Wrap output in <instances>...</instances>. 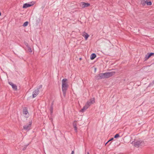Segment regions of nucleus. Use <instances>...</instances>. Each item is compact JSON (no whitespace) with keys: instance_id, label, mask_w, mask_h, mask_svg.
Returning <instances> with one entry per match:
<instances>
[{"instance_id":"29","label":"nucleus","mask_w":154,"mask_h":154,"mask_svg":"<svg viewBox=\"0 0 154 154\" xmlns=\"http://www.w3.org/2000/svg\"><path fill=\"white\" fill-rule=\"evenodd\" d=\"M153 82V84H154V80L153 81V82Z\"/></svg>"},{"instance_id":"1","label":"nucleus","mask_w":154,"mask_h":154,"mask_svg":"<svg viewBox=\"0 0 154 154\" xmlns=\"http://www.w3.org/2000/svg\"><path fill=\"white\" fill-rule=\"evenodd\" d=\"M115 72L114 71L100 73L96 76V79L97 80L109 78L114 75Z\"/></svg>"},{"instance_id":"17","label":"nucleus","mask_w":154,"mask_h":154,"mask_svg":"<svg viewBox=\"0 0 154 154\" xmlns=\"http://www.w3.org/2000/svg\"><path fill=\"white\" fill-rule=\"evenodd\" d=\"M28 24V21H26L23 24V26H27Z\"/></svg>"},{"instance_id":"6","label":"nucleus","mask_w":154,"mask_h":154,"mask_svg":"<svg viewBox=\"0 0 154 154\" xmlns=\"http://www.w3.org/2000/svg\"><path fill=\"white\" fill-rule=\"evenodd\" d=\"M39 90L38 89L35 90L32 93V97L34 98L38 94Z\"/></svg>"},{"instance_id":"26","label":"nucleus","mask_w":154,"mask_h":154,"mask_svg":"<svg viewBox=\"0 0 154 154\" xmlns=\"http://www.w3.org/2000/svg\"><path fill=\"white\" fill-rule=\"evenodd\" d=\"M74 153V151H72V152L71 154H73Z\"/></svg>"},{"instance_id":"16","label":"nucleus","mask_w":154,"mask_h":154,"mask_svg":"<svg viewBox=\"0 0 154 154\" xmlns=\"http://www.w3.org/2000/svg\"><path fill=\"white\" fill-rule=\"evenodd\" d=\"M145 3H146L147 5L150 6L152 5V2L150 1H145Z\"/></svg>"},{"instance_id":"13","label":"nucleus","mask_w":154,"mask_h":154,"mask_svg":"<svg viewBox=\"0 0 154 154\" xmlns=\"http://www.w3.org/2000/svg\"><path fill=\"white\" fill-rule=\"evenodd\" d=\"M53 103H52L51 106L50 108V113L51 115L52 114L53 112Z\"/></svg>"},{"instance_id":"2","label":"nucleus","mask_w":154,"mask_h":154,"mask_svg":"<svg viewBox=\"0 0 154 154\" xmlns=\"http://www.w3.org/2000/svg\"><path fill=\"white\" fill-rule=\"evenodd\" d=\"M67 79H63L62 80V91L63 95L64 97H65L66 96V91L68 87V85L67 82Z\"/></svg>"},{"instance_id":"14","label":"nucleus","mask_w":154,"mask_h":154,"mask_svg":"<svg viewBox=\"0 0 154 154\" xmlns=\"http://www.w3.org/2000/svg\"><path fill=\"white\" fill-rule=\"evenodd\" d=\"M96 57V54L94 53H93L91 55L90 58L91 60H93Z\"/></svg>"},{"instance_id":"20","label":"nucleus","mask_w":154,"mask_h":154,"mask_svg":"<svg viewBox=\"0 0 154 154\" xmlns=\"http://www.w3.org/2000/svg\"><path fill=\"white\" fill-rule=\"evenodd\" d=\"M73 127L76 126L77 125L75 121H74L73 123Z\"/></svg>"},{"instance_id":"7","label":"nucleus","mask_w":154,"mask_h":154,"mask_svg":"<svg viewBox=\"0 0 154 154\" xmlns=\"http://www.w3.org/2000/svg\"><path fill=\"white\" fill-rule=\"evenodd\" d=\"M152 56H154V53H148L145 57V60H147Z\"/></svg>"},{"instance_id":"28","label":"nucleus","mask_w":154,"mask_h":154,"mask_svg":"<svg viewBox=\"0 0 154 154\" xmlns=\"http://www.w3.org/2000/svg\"><path fill=\"white\" fill-rule=\"evenodd\" d=\"M87 154H89V152H87Z\"/></svg>"},{"instance_id":"27","label":"nucleus","mask_w":154,"mask_h":154,"mask_svg":"<svg viewBox=\"0 0 154 154\" xmlns=\"http://www.w3.org/2000/svg\"><path fill=\"white\" fill-rule=\"evenodd\" d=\"M108 142H107L106 143V144H105V145H106V144H107Z\"/></svg>"},{"instance_id":"10","label":"nucleus","mask_w":154,"mask_h":154,"mask_svg":"<svg viewBox=\"0 0 154 154\" xmlns=\"http://www.w3.org/2000/svg\"><path fill=\"white\" fill-rule=\"evenodd\" d=\"M81 5H82L83 8H85L88 7L90 5V4L88 3H87L84 2H82L81 3Z\"/></svg>"},{"instance_id":"9","label":"nucleus","mask_w":154,"mask_h":154,"mask_svg":"<svg viewBox=\"0 0 154 154\" xmlns=\"http://www.w3.org/2000/svg\"><path fill=\"white\" fill-rule=\"evenodd\" d=\"M33 5V4H31L29 3H25V4H23V8H26L28 7H29L32 6Z\"/></svg>"},{"instance_id":"21","label":"nucleus","mask_w":154,"mask_h":154,"mask_svg":"<svg viewBox=\"0 0 154 154\" xmlns=\"http://www.w3.org/2000/svg\"><path fill=\"white\" fill-rule=\"evenodd\" d=\"M24 44L26 46V47H27L28 46H29L28 45V43H27L26 42H24Z\"/></svg>"},{"instance_id":"5","label":"nucleus","mask_w":154,"mask_h":154,"mask_svg":"<svg viewBox=\"0 0 154 154\" xmlns=\"http://www.w3.org/2000/svg\"><path fill=\"white\" fill-rule=\"evenodd\" d=\"M31 124L32 122H29V124H27L23 126V129L27 131H29L31 129Z\"/></svg>"},{"instance_id":"11","label":"nucleus","mask_w":154,"mask_h":154,"mask_svg":"<svg viewBox=\"0 0 154 154\" xmlns=\"http://www.w3.org/2000/svg\"><path fill=\"white\" fill-rule=\"evenodd\" d=\"M82 35L84 37L86 40L88 39V38L89 36V35L87 33L85 32H84L82 34Z\"/></svg>"},{"instance_id":"18","label":"nucleus","mask_w":154,"mask_h":154,"mask_svg":"<svg viewBox=\"0 0 154 154\" xmlns=\"http://www.w3.org/2000/svg\"><path fill=\"white\" fill-rule=\"evenodd\" d=\"M140 2L142 5H144V0H140Z\"/></svg>"},{"instance_id":"19","label":"nucleus","mask_w":154,"mask_h":154,"mask_svg":"<svg viewBox=\"0 0 154 154\" xmlns=\"http://www.w3.org/2000/svg\"><path fill=\"white\" fill-rule=\"evenodd\" d=\"M119 137V134H116L114 136V138H117Z\"/></svg>"},{"instance_id":"22","label":"nucleus","mask_w":154,"mask_h":154,"mask_svg":"<svg viewBox=\"0 0 154 154\" xmlns=\"http://www.w3.org/2000/svg\"><path fill=\"white\" fill-rule=\"evenodd\" d=\"M28 144L27 145H26V146H25L23 148V150H25L26 149V148L27 146H28Z\"/></svg>"},{"instance_id":"23","label":"nucleus","mask_w":154,"mask_h":154,"mask_svg":"<svg viewBox=\"0 0 154 154\" xmlns=\"http://www.w3.org/2000/svg\"><path fill=\"white\" fill-rule=\"evenodd\" d=\"M74 130L76 132H77V127L76 126H75L74 127Z\"/></svg>"},{"instance_id":"12","label":"nucleus","mask_w":154,"mask_h":154,"mask_svg":"<svg viewBox=\"0 0 154 154\" xmlns=\"http://www.w3.org/2000/svg\"><path fill=\"white\" fill-rule=\"evenodd\" d=\"M23 113L26 115L28 114V112L26 108L25 107L23 109Z\"/></svg>"},{"instance_id":"25","label":"nucleus","mask_w":154,"mask_h":154,"mask_svg":"<svg viewBox=\"0 0 154 154\" xmlns=\"http://www.w3.org/2000/svg\"><path fill=\"white\" fill-rule=\"evenodd\" d=\"M113 138H111L110 140H109L108 141V142H109L110 141H111V140H113Z\"/></svg>"},{"instance_id":"15","label":"nucleus","mask_w":154,"mask_h":154,"mask_svg":"<svg viewBox=\"0 0 154 154\" xmlns=\"http://www.w3.org/2000/svg\"><path fill=\"white\" fill-rule=\"evenodd\" d=\"M27 51L29 53H31L32 52V50L31 48L29 46H28L27 48H26Z\"/></svg>"},{"instance_id":"3","label":"nucleus","mask_w":154,"mask_h":154,"mask_svg":"<svg viewBox=\"0 0 154 154\" xmlns=\"http://www.w3.org/2000/svg\"><path fill=\"white\" fill-rule=\"evenodd\" d=\"M94 103V98H91L87 102L85 105L83 107V108L81 109V111L82 112H84L85 110L87 109L90 106Z\"/></svg>"},{"instance_id":"24","label":"nucleus","mask_w":154,"mask_h":154,"mask_svg":"<svg viewBox=\"0 0 154 154\" xmlns=\"http://www.w3.org/2000/svg\"><path fill=\"white\" fill-rule=\"evenodd\" d=\"M42 85H40L39 86V87H38V89H40V88H42Z\"/></svg>"},{"instance_id":"4","label":"nucleus","mask_w":154,"mask_h":154,"mask_svg":"<svg viewBox=\"0 0 154 154\" xmlns=\"http://www.w3.org/2000/svg\"><path fill=\"white\" fill-rule=\"evenodd\" d=\"M132 144L134 146L138 148L143 145L144 144V142L143 141L140 140L132 142Z\"/></svg>"},{"instance_id":"8","label":"nucleus","mask_w":154,"mask_h":154,"mask_svg":"<svg viewBox=\"0 0 154 154\" xmlns=\"http://www.w3.org/2000/svg\"><path fill=\"white\" fill-rule=\"evenodd\" d=\"M8 83L9 84L12 86L13 89L14 90L16 91L17 90V86L16 85L14 84L12 82H9Z\"/></svg>"}]
</instances>
